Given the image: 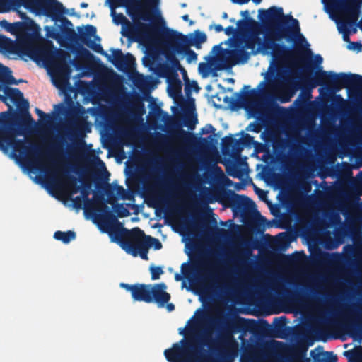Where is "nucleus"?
Instances as JSON below:
<instances>
[{"instance_id":"1","label":"nucleus","mask_w":362,"mask_h":362,"mask_svg":"<svg viewBox=\"0 0 362 362\" xmlns=\"http://www.w3.org/2000/svg\"><path fill=\"white\" fill-rule=\"evenodd\" d=\"M207 318L206 313L202 311L195 320L192 317L187 322L185 333L180 330L179 334L185 335L186 339L165 350L164 356L168 362H234L238 355L239 344L233 335L249 320L225 316L216 338L207 332L197 336L199 322Z\"/></svg>"},{"instance_id":"2","label":"nucleus","mask_w":362,"mask_h":362,"mask_svg":"<svg viewBox=\"0 0 362 362\" xmlns=\"http://www.w3.org/2000/svg\"><path fill=\"white\" fill-rule=\"evenodd\" d=\"M25 8H30L41 11L47 16H49L54 21H61L60 30L62 35L71 42L75 44H87L88 37L95 36L100 39L96 35V28L92 25H86L85 30L78 27L79 34H77L71 27L72 23L66 17L62 16L66 13L63 4L57 0H22Z\"/></svg>"},{"instance_id":"3","label":"nucleus","mask_w":362,"mask_h":362,"mask_svg":"<svg viewBox=\"0 0 362 362\" xmlns=\"http://www.w3.org/2000/svg\"><path fill=\"white\" fill-rule=\"evenodd\" d=\"M313 66L307 65L303 68V78L308 86H326L328 89L339 91L344 88L353 89L356 93V102L362 112V76L351 73H334L322 70L321 66L310 76Z\"/></svg>"},{"instance_id":"4","label":"nucleus","mask_w":362,"mask_h":362,"mask_svg":"<svg viewBox=\"0 0 362 362\" xmlns=\"http://www.w3.org/2000/svg\"><path fill=\"white\" fill-rule=\"evenodd\" d=\"M40 39L39 29L33 33H25L18 37L17 45L26 55L34 61H42L45 64L60 66L65 63L67 53L54 47L50 40L36 43Z\"/></svg>"},{"instance_id":"5","label":"nucleus","mask_w":362,"mask_h":362,"mask_svg":"<svg viewBox=\"0 0 362 362\" xmlns=\"http://www.w3.org/2000/svg\"><path fill=\"white\" fill-rule=\"evenodd\" d=\"M22 133L11 127L0 128V149L6 151L8 147H11L14 152L28 159L32 164L40 163V158L44 153L40 151V146L25 139H16L17 135Z\"/></svg>"},{"instance_id":"6","label":"nucleus","mask_w":362,"mask_h":362,"mask_svg":"<svg viewBox=\"0 0 362 362\" xmlns=\"http://www.w3.org/2000/svg\"><path fill=\"white\" fill-rule=\"evenodd\" d=\"M260 19L268 31H276V40H280L285 33L281 29L286 21H290L292 23V32L298 35L300 40L306 42L305 37L300 34L299 22L291 15L285 16L281 7L272 6L267 10L260 9L259 11Z\"/></svg>"},{"instance_id":"7","label":"nucleus","mask_w":362,"mask_h":362,"mask_svg":"<svg viewBox=\"0 0 362 362\" xmlns=\"http://www.w3.org/2000/svg\"><path fill=\"white\" fill-rule=\"evenodd\" d=\"M142 235L144 231L137 227L128 230L122 226L115 231L117 242L123 250L134 257L139 255L142 259L148 260L149 248L141 240Z\"/></svg>"},{"instance_id":"8","label":"nucleus","mask_w":362,"mask_h":362,"mask_svg":"<svg viewBox=\"0 0 362 362\" xmlns=\"http://www.w3.org/2000/svg\"><path fill=\"white\" fill-rule=\"evenodd\" d=\"M216 50L218 51L216 57H213L210 59L218 63V66L216 67L218 70L230 68L239 62L245 63L250 57V54L244 49L231 50L223 49L221 45H216L213 47L212 52Z\"/></svg>"},{"instance_id":"9","label":"nucleus","mask_w":362,"mask_h":362,"mask_svg":"<svg viewBox=\"0 0 362 362\" xmlns=\"http://www.w3.org/2000/svg\"><path fill=\"white\" fill-rule=\"evenodd\" d=\"M121 33L129 39L136 40L139 37L142 40H150L158 33L156 26L144 23L139 21H134V23L129 21L122 26Z\"/></svg>"},{"instance_id":"10","label":"nucleus","mask_w":362,"mask_h":362,"mask_svg":"<svg viewBox=\"0 0 362 362\" xmlns=\"http://www.w3.org/2000/svg\"><path fill=\"white\" fill-rule=\"evenodd\" d=\"M3 89L5 95L9 98L19 108L23 126L28 127L34 125L35 124V120L28 110L29 103L24 99L23 93L18 88H9L6 86H4Z\"/></svg>"},{"instance_id":"11","label":"nucleus","mask_w":362,"mask_h":362,"mask_svg":"<svg viewBox=\"0 0 362 362\" xmlns=\"http://www.w3.org/2000/svg\"><path fill=\"white\" fill-rule=\"evenodd\" d=\"M162 37L165 41L170 42H181L182 44H188L194 46L197 49L201 48V45L207 40L206 35L199 30L194 32L193 35L188 37L178 31L165 28L162 33Z\"/></svg>"},{"instance_id":"12","label":"nucleus","mask_w":362,"mask_h":362,"mask_svg":"<svg viewBox=\"0 0 362 362\" xmlns=\"http://www.w3.org/2000/svg\"><path fill=\"white\" fill-rule=\"evenodd\" d=\"M343 330L354 341H362V315L356 313L346 316L341 323Z\"/></svg>"},{"instance_id":"13","label":"nucleus","mask_w":362,"mask_h":362,"mask_svg":"<svg viewBox=\"0 0 362 362\" xmlns=\"http://www.w3.org/2000/svg\"><path fill=\"white\" fill-rule=\"evenodd\" d=\"M204 291L207 293H223L227 287L221 282L219 275L214 270L208 271L201 279Z\"/></svg>"},{"instance_id":"14","label":"nucleus","mask_w":362,"mask_h":362,"mask_svg":"<svg viewBox=\"0 0 362 362\" xmlns=\"http://www.w3.org/2000/svg\"><path fill=\"white\" fill-rule=\"evenodd\" d=\"M82 187L81 188V196L84 198V209L85 211L92 209L93 204L100 206V208L98 209V211H103L105 210L107 206L104 202V197L100 195H95L94 202H92L89 199L88 196L90 194V190L91 189V181L90 180L83 178L81 180Z\"/></svg>"},{"instance_id":"15","label":"nucleus","mask_w":362,"mask_h":362,"mask_svg":"<svg viewBox=\"0 0 362 362\" xmlns=\"http://www.w3.org/2000/svg\"><path fill=\"white\" fill-rule=\"evenodd\" d=\"M264 47L266 49L272 50V55L274 59L281 60L286 57H291L294 52L284 45L276 43L272 38H267L264 42Z\"/></svg>"},{"instance_id":"16","label":"nucleus","mask_w":362,"mask_h":362,"mask_svg":"<svg viewBox=\"0 0 362 362\" xmlns=\"http://www.w3.org/2000/svg\"><path fill=\"white\" fill-rule=\"evenodd\" d=\"M118 70H124L131 66L134 62V58L131 54L124 55L121 49H112V56L105 54V55Z\"/></svg>"},{"instance_id":"17","label":"nucleus","mask_w":362,"mask_h":362,"mask_svg":"<svg viewBox=\"0 0 362 362\" xmlns=\"http://www.w3.org/2000/svg\"><path fill=\"white\" fill-rule=\"evenodd\" d=\"M167 286L165 283L152 285L151 288V303H156L158 307L163 308L170 300V294L166 291Z\"/></svg>"},{"instance_id":"18","label":"nucleus","mask_w":362,"mask_h":362,"mask_svg":"<svg viewBox=\"0 0 362 362\" xmlns=\"http://www.w3.org/2000/svg\"><path fill=\"white\" fill-rule=\"evenodd\" d=\"M225 199L230 204V206L239 209L243 210L250 206H255V202L248 197L240 195L229 190L224 197Z\"/></svg>"},{"instance_id":"19","label":"nucleus","mask_w":362,"mask_h":362,"mask_svg":"<svg viewBox=\"0 0 362 362\" xmlns=\"http://www.w3.org/2000/svg\"><path fill=\"white\" fill-rule=\"evenodd\" d=\"M163 41L165 46L168 49H173L178 54H185L188 63H191L197 60V54L194 51L189 48V45L182 44L181 42H170L169 41H165L164 40Z\"/></svg>"},{"instance_id":"20","label":"nucleus","mask_w":362,"mask_h":362,"mask_svg":"<svg viewBox=\"0 0 362 362\" xmlns=\"http://www.w3.org/2000/svg\"><path fill=\"white\" fill-rule=\"evenodd\" d=\"M264 354V347H257L252 344H247V346L243 348L240 362H257Z\"/></svg>"},{"instance_id":"21","label":"nucleus","mask_w":362,"mask_h":362,"mask_svg":"<svg viewBox=\"0 0 362 362\" xmlns=\"http://www.w3.org/2000/svg\"><path fill=\"white\" fill-rule=\"evenodd\" d=\"M160 0H146L144 5L138 6L135 8V13L132 14V18L135 21L136 18H141L144 21L150 20L151 13L150 10H158V6Z\"/></svg>"},{"instance_id":"22","label":"nucleus","mask_w":362,"mask_h":362,"mask_svg":"<svg viewBox=\"0 0 362 362\" xmlns=\"http://www.w3.org/2000/svg\"><path fill=\"white\" fill-rule=\"evenodd\" d=\"M151 284H135V288L132 293V299L134 301L145 302L151 303Z\"/></svg>"},{"instance_id":"23","label":"nucleus","mask_w":362,"mask_h":362,"mask_svg":"<svg viewBox=\"0 0 362 362\" xmlns=\"http://www.w3.org/2000/svg\"><path fill=\"white\" fill-rule=\"evenodd\" d=\"M237 30L240 33H244L249 31H255L259 28L258 23L252 18L247 19H240L237 21Z\"/></svg>"},{"instance_id":"24","label":"nucleus","mask_w":362,"mask_h":362,"mask_svg":"<svg viewBox=\"0 0 362 362\" xmlns=\"http://www.w3.org/2000/svg\"><path fill=\"white\" fill-rule=\"evenodd\" d=\"M172 52H166L165 57L167 60L170 63L173 69V71L175 72V75L177 76L176 74L177 71H180L182 74H186L185 69L181 66L179 60L176 57L175 52L173 49H171ZM165 71L166 74L170 73L172 71L171 68L169 66L165 67Z\"/></svg>"},{"instance_id":"25","label":"nucleus","mask_w":362,"mask_h":362,"mask_svg":"<svg viewBox=\"0 0 362 362\" xmlns=\"http://www.w3.org/2000/svg\"><path fill=\"white\" fill-rule=\"evenodd\" d=\"M15 83L11 69L0 64V91L4 86Z\"/></svg>"},{"instance_id":"26","label":"nucleus","mask_w":362,"mask_h":362,"mask_svg":"<svg viewBox=\"0 0 362 362\" xmlns=\"http://www.w3.org/2000/svg\"><path fill=\"white\" fill-rule=\"evenodd\" d=\"M61 177L64 184L72 193H76L80 189V187L77 186V178L73 175H69L67 170H62Z\"/></svg>"},{"instance_id":"27","label":"nucleus","mask_w":362,"mask_h":362,"mask_svg":"<svg viewBox=\"0 0 362 362\" xmlns=\"http://www.w3.org/2000/svg\"><path fill=\"white\" fill-rule=\"evenodd\" d=\"M214 56H208L205 57V59L208 61V62H201L199 64L198 69L200 74L202 75L203 77H206L209 75L212 70V66L214 65V69L218 70L216 67L218 66V63L211 60L210 58Z\"/></svg>"},{"instance_id":"28","label":"nucleus","mask_w":362,"mask_h":362,"mask_svg":"<svg viewBox=\"0 0 362 362\" xmlns=\"http://www.w3.org/2000/svg\"><path fill=\"white\" fill-rule=\"evenodd\" d=\"M238 142L239 141L233 138L232 136H225L222 139L223 149L229 150L230 148H232V150L234 152L239 153L241 151L242 148L236 147Z\"/></svg>"},{"instance_id":"29","label":"nucleus","mask_w":362,"mask_h":362,"mask_svg":"<svg viewBox=\"0 0 362 362\" xmlns=\"http://www.w3.org/2000/svg\"><path fill=\"white\" fill-rule=\"evenodd\" d=\"M250 86L245 85L243 86V90H245V93L243 95H241V98L244 103L246 104H250L253 100L257 99L259 95V93L257 89H252L249 90Z\"/></svg>"},{"instance_id":"30","label":"nucleus","mask_w":362,"mask_h":362,"mask_svg":"<svg viewBox=\"0 0 362 362\" xmlns=\"http://www.w3.org/2000/svg\"><path fill=\"white\" fill-rule=\"evenodd\" d=\"M54 238L57 240H61L62 243L67 244L76 238V233L71 230L66 232L57 230L54 233Z\"/></svg>"},{"instance_id":"31","label":"nucleus","mask_w":362,"mask_h":362,"mask_svg":"<svg viewBox=\"0 0 362 362\" xmlns=\"http://www.w3.org/2000/svg\"><path fill=\"white\" fill-rule=\"evenodd\" d=\"M15 47L16 44L11 39L0 35V49L13 53L15 51Z\"/></svg>"},{"instance_id":"32","label":"nucleus","mask_w":362,"mask_h":362,"mask_svg":"<svg viewBox=\"0 0 362 362\" xmlns=\"http://www.w3.org/2000/svg\"><path fill=\"white\" fill-rule=\"evenodd\" d=\"M349 21L351 24H356L359 16V5L349 4L346 7Z\"/></svg>"},{"instance_id":"33","label":"nucleus","mask_w":362,"mask_h":362,"mask_svg":"<svg viewBox=\"0 0 362 362\" xmlns=\"http://www.w3.org/2000/svg\"><path fill=\"white\" fill-rule=\"evenodd\" d=\"M141 240L145 244L148 248L153 247L155 250H160L162 248L163 245L160 241L153 237L150 235H144L141 236Z\"/></svg>"},{"instance_id":"34","label":"nucleus","mask_w":362,"mask_h":362,"mask_svg":"<svg viewBox=\"0 0 362 362\" xmlns=\"http://www.w3.org/2000/svg\"><path fill=\"white\" fill-rule=\"evenodd\" d=\"M286 147V141L284 139H280L276 141L273 144V149L275 153H276V156L281 160L282 162H284L287 159L286 155L282 153V151Z\"/></svg>"},{"instance_id":"35","label":"nucleus","mask_w":362,"mask_h":362,"mask_svg":"<svg viewBox=\"0 0 362 362\" xmlns=\"http://www.w3.org/2000/svg\"><path fill=\"white\" fill-rule=\"evenodd\" d=\"M182 92V82L180 79L176 78L171 81L169 86V94L173 97L180 95Z\"/></svg>"},{"instance_id":"36","label":"nucleus","mask_w":362,"mask_h":362,"mask_svg":"<svg viewBox=\"0 0 362 362\" xmlns=\"http://www.w3.org/2000/svg\"><path fill=\"white\" fill-rule=\"evenodd\" d=\"M176 138L183 142H188L190 139L194 137V134L180 129L175 134Z\"/></svg>"},{"instance_id":"37","label":"nucleus","mask_w":362,"mask_h":362,"mask_svg":"<svg viewBox=\"0 0 362 362\" xmlns=\"http://www.w3.org/2000/svg\"><path fill=\"white\" fill-rule=\"evenodd\" d=\"M197 123V118L196 116L187 115L184 119V124L189 130H194Z\"/></svg>"},{"instance_id":"38","label":"nucleus","mask_w":362,"mask_h":362,"mask_svg":"<svg viewBox=\"0 0 362 362\" xmlns=\"http://www.w3.org/2000/svg\"><path fill=\"white\" fill-rule=\"evenodd\" d=\"M86 45L97 53H99L104 56L106 54L100 44L95 43L93 41L89 40L87 41V44Z\"/></svg>"},{"instance_id":"39","label":"nucleus","mask_w":362,"mask_h":362,"mask_svg":"<svg viewBox=\"0 0 362 362\" xmlns=\"http://www.w3.org/2000/svg\"><path fill=\"white\" fill-rule=\"evenodd\" d=\"M193 227L197 230L205 231L208 229V224L204 218H201L194 221Z\"/></svg>"},{"instance_id":"40","label":"nucleus","mask_w":362,"mask_h":362,"mask_svg":"<svg viewBox=\"0 0 362 362\" xmlns=\"http://www.w3.org/2000/svg\"><path fill=\"white\" fill-rule=\"evenodd\" d=\"M150 272L151 274V279L156 280L158 279L160 275L163 273V269L161 267H156L151 266Z\"/></svg>"},{"instance_id":"41","label":"nucleus","mask_w":362,"mask_h":362,"mask_svg":"<svg viewBox=\"0 0 362 362\" xmlns=\"http://www.w3.org/2000/svg\"><path fill=\"white\" fill-rule=\"evenodd\" d=\"M35 112L39 116L42 122L45 124H49L51 122L52 116L49 114H46L37 107L35 108Z\"/></svg>"},{"instance_id":"42","label":"nucleus","mask_w":362,"mask_h":362,"mask_svg":"<svg viewBox=\"0 0 362 362\" xmlns=\"http://www.w3.org/2000/svg\"><path fill=\"white\" fill-rule=\"evenodd\" d=\"M241 142L244 146H250L252 144H255L256 142L254 140L253 136L250 135L247 133L243 134L241 138Z\"/></svg>"},{"instance_id":"43","label":"nucleus","mask_w":362,"mask_h":362,"mask_svg":"<svg viewBox=\"0 0 362 362\" xmlns=\"http://www.w3.org/2000/svg\"><path fill=\"white\" fill-rule=\"evenodd\" d=\"M73 206L76 209H81L83 208V204L84 203V198L83 196H76L72 200Z\"/></svg>"},{"instance_id":"44","label":"nucleus","mask_w":362,"mask_h":362,"mask_svg":"<svg viewBox=\"0 0 362 362\" xmlns=\"http://www.w3.org/2000/svg\"><path fill=\"white\" fill-rule=\"evenodd\" d=\"M262 125L257 122H251L246 128L247 131L259 133L262 130Z\"/></svg>"},{"instance_id":"45","label":"nucleus","mask_w":362,"mask_h":362,"mask_svg":"<svg viewBox=\"0 0 362 362\" xmlns=\"http://www.w3.org/2000/svg\"><path fill=\"white\" fill-rule=\"evenodd\" d=\"M117 216L120 218L127 217L129 215V210L124 207L122 204L117 206Z\"/></svg>"},{"instance_id":"46","label":"nucleus","mask_w":362,"mask_h":362,"mask_svg":"<svg viewBox=\"0 0 362 362\" xmlns=\"http://www.w3.org/2000/svg\"><path fill=\"white\" fill-rule=\"evenodd\" d=\"M215 130V128L211 124H208L200 129L199 134L203 135L209 133L214 134Z\"/></svg>"},{"instance_id":"47","label":"nucleus","mask_w":362,"mask_h":362,"mask_svg":"<svg viewBox=\"0 0 362 362\" xmlns=\"http://www.w3.org/2000/svg\"><path fill=\"white\" fill-rule=\"evenodd\" d=\"M256 45L255 37H248L245 41V47L247 49H253Z\"/></svg>"},{"instance_id":"48","label":"nucleus","mask_w":362,"mask_h":362,"mask_svg":"<svg viewBox=\"0 0 362 362\" xmlns=\"http://www.w3.org/2000/svg\"><path fill=\"white\" fill-rule=\"evenodd\" d=\"M348 48L349 49L357 50L358 52L361 50L362 45L359 42H350Z\"/></svg>"},{"instance_id":"49","label":"nucleus","mask_w":362,"mask_h":362,"mask_svg":"<svg viewBox=\"0 0 362 362\" xmlns=\"http://www.w3.org/2000/svg\"><path fill=\"white\" fill-rule=\"evenodd\" d=\"M182 272L183 275L187 276L188 274L194 269V267L193 265L189 266L187 263H183L182 264Z\"/></svg>"},{"instance_id":"50","label":"nucleus","mask_w":362,"mask_h":362,"mask_svg":"<svg viewBox=\"0 0 362 362\" xmlns=\"http://www.w3.org/2000/svg\"><path fill=\"white\" fill-rule=\"evenodd\" d=\"M78 54L81 57L86 58V59L90 58L92 57L91 53L87 49H86L83 47L79 50Z\"/></svg>"},{"instance_id":"51","label":"nucleus","mask_w":362,"mask_h":362,"mask_svg":"<svg viewBox=\"0 0 362 362\" xmlns=\"http://www.w3.org/2000/svg\"><path fill=\"white\" fill-rule=\"evenodd\" d=\"M223 31L225 32L226 35L230 36V35H235L237 33V28H235L233 26H228L225 29H223Z\"/></svg>"},{"instance_id":"52","label":"nucleus","mask_w":362,"mask_h":362,"mask_svg":"<svg viewBox=\"0 0 362 362\" xmlns=\"http://www.w3.org/2000/svg\"><path fill=\"white\" fill-rule=\"evenodd\" d=\"M120 287L124 288L127 291H129L131 293V295L132 296L133 291L135 288V284H128L126 283H121Z\"/></svg>"},{"instance_id":"53","label":"nucleus","mask_w":362,"mask_h":362,"mask_svg":"<svg viewBox=\"0 0 362 362\" xmlns=\"http://www.w3.org/2000/svg\"><path fill=\"white\" fill-rule=\"evenodd\" d=\"M201 140L204 146H208L209 143L214 140V137L212 135H210L208 137L201 138Z\"/></svg>"},{"instance_id":"54","label":"nucleus","mask_w":362,"mask_h":362,"mask_svg":"<svg viewBox=\"0 0 362 362\" xmlns=\"http://www.w3.org/2000/svg\"><path fill=\"white\" fill-rule=\"evenodd\" d=\"M214 28V29L215 30V31L216 33H220V32H222L223 31V28L221 25L220 24H216V25H211L209 28L210 29H212Z\"/></svg>"},{"instance_id":"55","label":"nucleus","mask_w":362,"mask_h":362,"mask_svg":"<svg viewBox=\"0 0 362 362\" xmlns=\"http://www.w3.org/2000/svg\"><path fill=\"white\" fill-rule=\"evenodd\" d=\"M249 1L250 0H233L234 2H236L239 4H247ZM252 1L256 4H259L262 0H252Z\"/></svg>"},{"instance_id":"56","label":"nucleus","mask_w":362,"mask_h":362,"mask_svg":"<svg viewBox=\"0 0 362 362\" xmlns=\"http://www.w3.org/2000/svg\"><path fill=\"white\" fill-rule=\"evenodd\" d=\"M116 191H117V194L122 197H124L126 193L124 187L122 186H119V185L117 186Z\"/></svg>"},{"instance_id":"57","label":"nucleus","mask_w":362,"mask_h":362,"mask_svg":"<svg viewBox=\"0 0 362 362\" xmlns=\"http://www.w3.org/2000/svg\"><path fill=\"white\" fill-rule=\"evenodd\" d=\"M327 354H330L332 357L329 358V362H337V358L336 356L332 355V352H325Z\"/></svg>"},{"instance_id":"58","label":"nucleus","mask_w":362,"mask_h":362,"mask_svg":"<svg viewBox=\"0 0 362 362\" xmlns=\"http://www.w3.org/2000/svg\"><path fill=\"white\" fill-rule=\"evenodd\" d=\"M182 18L185 21H189V25H192L194 23V22L192 21H189V15L188 14L183 15L182 16Z\"/></svg>"},{"instance_id":"59","label":"nucleus","mask_w":362,"mask_h":362,"mask_svg":"<svg viewBox=\"0 0 362 362\" xmlns=\"http://www.w3.org/2000/svg\"><path fill=\"white\" fill-rule=\"evenodd\" d=\"M167 305H166V308H167V310L169 311V312H171L173 310H175V305L173 303H166Z\"/></svg>"},{"instance_id":"60","label":"nucleus","mask_w":362,"mask_h":362,"mask_svg":"<svg viewBox=\"0 0 362 362\" xmlns=\"http://www.w3.org/2000/svg\"><path fill=\"white\" fill-rule=\"evenodd\" d=\"M315 62L318 64H320L322 62V57L317 54L315 56Z\"/></svg>"},{"instance_id":"61","label":"nucleus","mask_w":362,"mask_h":362,"mask_svg":"<svg viewBox=\"0 0 362 362\" xmlns=\"http://www.w3.org/2000/svg\"><path fill=\"white\" fill-rule=\"evenodd\" d=\"M241 15L245 18V19H247V18H250L249 16V12L247 10L241 11Z\"/></svg>"},{"instance_id":"62","label":"nucleus","mask_w":362,"mask_h":362,"mask_svg":"<svg viewBox=\"0 0 362 362\" xmlns=\"http://www.w3.org/2000/svg\"><path fill=\"white\" fill-rule=\"evenodd\" d=\"M13 81L15 83H13V84L14 85H18V83H22V82H24L25 81L23 80V79H20V80H16L14 77H13ZM10 85H12V83H11Z\"/></svg>"},{"instance_id":"63","label":"nucleus","mask_w":362,"mask_h":362,"mask_svg":"<svg viewBox=\"0 0 362 362\" xmlns=\"http://www.w3.org/2000/svg\"><path fill=\"white\" fill-rule=\"evenodd\" d=\"M175 279L177 281H181V280H182V276H181L180 274H175Z\"/></svg>"},{"instance_id":"64","label":"nucleus","mask_w":362,"mask_h":362,"mask_svg":"<svg viewBox=\"0 0 362 362\" xmlns=\"http://www.w3.org/2000/svg\"><path fill=\"white\" fill-rule=\"evenodd\" d=\"M336 98L337 100H339L340 102L344 103V99L342 98V97L340 95H336Z\"/></svg>"}]
</instances>
